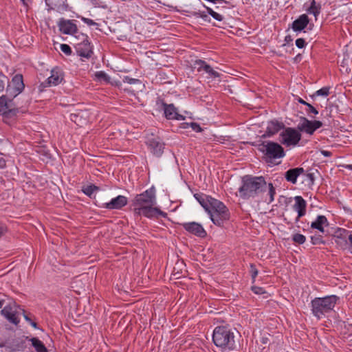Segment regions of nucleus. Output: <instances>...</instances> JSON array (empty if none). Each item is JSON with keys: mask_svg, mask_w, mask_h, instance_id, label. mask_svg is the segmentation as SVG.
<instances>
[{"mask_svg": "<svg viewBox=\"0 0 352 352\" xmlns=\"http://www.w3.org/2000/svg\"><path fill=\"white\" fill-rule=\"evenodd\" d=\"M156 199L155 190L153 188L144 192L137 195L132 201L134 213L137 215H143L148 218L165 216V213L155 207Z\"/></svg>", "mask_w": 352, "mask_h": 352, "instance_id": "f257e3e1", "label": "nucleus"}, {"mask_svg": "<svg viewBox=\"0 0 352 352\" xmlns=\"http://www.w3.org/2000/svg\"><path fill=\"white\" fill-rule=\"evenodd\" d=\"M267 189V183L263 177L245 175L239 189V196L245 199L258 196Z\"/></svg>", "mask_w": 352, "mask_h": 352, "instance_id": "f03ea898", "label": "nucleus"}, {"mask_svg": "<svg viewBox=\"0 0 352 352\" xmlns=\"http://www.w3.org/2000/svg\"><path fill=\"white\" fill-rule=\"evenodd\" d=\"M204 209L210 214L211 221L217 226H221L229 219L230 213L226 206L220 201L210 197L208 204L204 206Z\"/></svg>", "mask_w": 352, "mask_h": 352, "instance_id": "7ed1b4c3", "label": "nucleus"}, {"mask_svg": "<svg viewBox=\"0 0 352 352\" xmlns=\"http://www.w3.org/2000/svg\"><path fill=\"white\" fill-rule=\"evenodd\" d=\"M214 344L223 352H228L235 347L234 333L226 327H217L212 334Z\"/></svg>", "mask_w": 352, "mask_h": 352, "instance_id": "20e7f679", "label": "nucleus"}, {"mask_svg": "<svg viewBox=\"0 0 352 352\" xmlns=\"http://www.w3.org/2000/svg\"><path fill=\"white\" fill-rule=\"evenodd\" d=\"M338 298L336 296H327L324 298H315L311 300V311L314 316L320 319L334 308Z\"/></svg>", "mask_w": 352, "mask_h": 352, "instance_id": "39448f33", "label": "nucleus"}, {"mask_svg": "<svg viewBox=\"0 0 352 352\" xmlns=\"http://www.w3.org/2000/svg\"><path fill=\"white\" fill-rule=\"evenodd\" d=\"M258 149L265 155L269 162H272L273 160L285 156L283 148L276 142H264L259 145Z\"/></svg>", "mask_w": 352, "mask_h": 352, "instance_id": "423d86ee", "label": "nucleus"}, {"mask_svg": "<svg viewBox=\"0 0 352 352\" xmlns=\"http://www.w3.org/2000/svg\"><path fill=\"white\" fill-rule=\"evenodd\" d=\"M300 140V133L291 127L284 129L279 135V142L287 147L296 146Z\"/></svg>", "mask_w": 352, "mask_h": 352, "instance_id": "0eeeda50", "label": "nucleus"}, {"mask_svg": "<svg viewBox=\"0 0 352 352\" xmlns=\"http://www.w3.org/2000/svg\"><path fill=\"white\" fill-rule=\"evenodd\" d=\"M76 38L80 41L79 42L74 43L78 55L87 58H89L93 52L90 43L88 41L87 36L80 33L76 36Z\"/></svg>", "mask_w": 352, "mask_h": 352, "instance_id": "6e6552de", "label": "nucleus"}, {"mask_svg": "<svg viewBox=\"0 0 352 352\" xmlns=\"http://www.w3.org/2000/svg\"><path fill=\"white\" fill-rule=\"evenodd\" d=\"M24 89L22 75L17 74L14 76L12 81L8 84L6 93L10 98H15Z\"/></svg>", "mask_w": 352, "mask_h": 352, "instance_id": "1a4fd4ad", "label": "nucleus"}, {"mask_svg": "<svg viewBox=\"0 0 352 352\" xmlns=\"http://www.w3.org/2000/svg\"><path fill=\"white\" fill-rule=\"evenodd\" d=\"M322 126V123L320 121H311L305 118H302V122L298 125V129L301 131H305L307 134L312 135L316 129Z\"/></svg>", "mask_w": 352, "mask_h": 352, "instance_id": "9d476101", "label": "nucleus"}, {"mask_svg": "<svg viewBox=\"0 0 352 352\" xmlns=\"http://www.w3.org/2000/svg\"><path fill=\"white\" fill-rule=\"evenodd\" d=\"M146 144L151 150V152L156 157H160L164 148V144L158 137H152L148 138Z\"/></svg>", "mask_w": 352, "mask_h": 352, "instance_id": "9b49d317", "label": "nucleus"}, {"mask_svg": "<svg viewBox=\"0 0 352 352\" xmlns=\"http://www.w3.org/2000/svg\"><path fill=\"white\" fill-rule=\"evenodd\" d=\"M184 228L188 232L199 237L204 238L206 236V232L203 226L196 222H188L182 224Z\"/></svg>", "mask_w": 352, "mask_h": 352, "instance_id": "f8f14e48", "label": "nucleus"}, {"mask_svg": "<svg viewBox=\"0 0 352 352\" xmlns=\"http://www.w3.org/2000/svg\"><path fill=\"white\" fill-rule=\"evenodd\" d=\"M16 307L15 305H7L1 311V314L11 323L18 324L19 320L16 316Z\"/></svg>", "mask_w": 352, "mask_h": 352, "instance_id": "ddd939ff", "label": "nucleus"}, {"mask_svg": "<svg viewBox=\"0 0 352 352\" xmlns=\"http://www.w3.org/2000/svg\"><path fill=\"white\" fill-rule=\"evenodd\" d=\"M127 198L123 195H118L109 202L103 204V208L110 210H119L127 204Z\"/></svg>", "mask_w": 352, "mask_h": 352, "instance_id": "4468645a", "label": "nucleus"}, {"mask_svg": "<svg viewBox=\"0 0 352 352\" xmlns=\"http://www.w3.org/2000/svg\"><path fill=\"white\" fill-rule=\"evenodd\" d=\"M194 67L197 69V71H204L210 77L216 78L220 76L219 73L214 71L208 64H207L204 60H196L194 63Z\"/></svg>", "mask_w": 352, "mask_h": 352, "instance_id": "2eb2a0df", "label": "nucleus"}, {"mask_svg": "<svg viewBox=\"0 0 352 352\" xmlns=\"http://www.w3.org/2000/svg\"><path fill=\"white\" fill-rule=\"evenodd\" d=\"M163 105L164 114L167 119L177 120H182L184 119V117L178 113L177 109L173 104H163Z\"/></svg>", "mask_w": 352, "mask_h": 352, "instance_id": "dca6fc26", "label": "nucleus"}, {"mask_svg": "<svg viewBox=\"0 0 352 352\" xmlns=\"http://www.w3.org/2000/svg\"><path fill=\"white\" fill-rule=\"evenodd\" d=\"M295 204L293 206V208L295 211L298 212V217L296 218V221L299 220V219L303 217L306 213V207L307 203L305 200L301 196H296L294 197Z\"/></svg>", "mask_w": 352, "mask_h": 352, "instance_id": "f3484780", "label": "nucleus"}, {"mask_svg": "<svg viewBox=\"0 0 352 352\" xmlns=\"http://www.w3.org/2000/svg\"><path fill=\"white\" fill-rule=\"evenodd\" d=\"M60 31L65 34H72L77 32L76 25L70 20L60 19L58 22Z\"/></svg>", "mask_w": 352, "mask_h": 352, "instance_id": "a211bd4d", "label": "nucleus"}, {"mask_svg": "<svg viewBox=\"0 0 352 352\" xmlns=\"http://www.w3.org/2000/svg\"><path fill=\"white\" fill-rule=\"evenodd\" d=\"M328 226L329 222L327 217L324 215L318 216L316 219L311 224V228L316 229L322 234L325 233L324 228Z\"/></svg>", "mask_w": 352, "mask_h": 352, "instance_id": "6ab92c4d", "label": "nucleus"}, {"mask_svg": "<svg viewBox=\"0 0 352 352\" xmlns=\"http://www.w3.org/2000/svg\"><path fill=\"white\" fill-rule=\"evenodd\" d=\"M10 97L7 94L0 97V112L3 114H12L14 110L11 109Z\"/></svg>", "mask_w": 352, "mask_h": 352, "instance_id": "aec40b11", "label": "nucleus"}, {"mask_svg": "<svg viewBox=\"0 0 352 352\" xmlns=\"http://www.w3.org/2000/svg\"><path fill=\"white\" fill-rule=\"evenodd\" d=\"M304 172L303 168H292L285 172V177L287 182L294 184L296 183L298 177Z\"/></svg>", "mask_w": 352, "mask_h": 352, "instance_id": "412c9836", "label": "nucleus"}, {"mask_svg": "<svg viewBox=\"0 0 352 352\" xmlns=\"http://www.w3.org/2000/svg\"><path fill=\"white\" fill-rule=\"evenodd\" d=\"M283 128V123L276 120H272L267 123L265 135L272 136Z\"/></svg>", "mask_w": 352, "mask_h": 352, "instance_id": "4be33fe9", "label": "nucleus"}, {"mask_svg": "<svg viewBox=\"0 0 352 352\" xmlns=\"http://www.w3.org/2000/svg\"><path fill=\"white\" fill-rule=\"evenodd\" d=\"M309 23V19L306 14H302L292 23V29L295 32L301 31L307 27Z\"/></svg>", "mask_w": 352, "mask_h": 352, "instance_id": "5701e85b", "label": "nucleus"}, {"mask_svg": "<svg viewBox=\"0 0 352 352\" xmlns=\"http://www.w3.org/2000/svg\"><path fill=\"white\" fill-rule=\"evenodd\" d=\"M63 80V75L58 69H52L51 76L47 78V84L49 85H58Z\"/></svg>", "mask_w": 352, "mask_h": 352, "instance_id": "b1692460", "label": "nucleus"}, {"mask_svg": "<svg viewBox=\"0 0 352 352\" xmlns=\"http://www.w3.org/2000/svg\"><path fill=\"white\" fill-rule=\"evenodd\" d=\"M26 339H28L29 341L31 342L32 345L34 346L36 352H47V349L44 344L37 338H28V337H27Z\"/></svg>", "mask_w": 352, "mask_h": 352, "instance_id": "393cba45", "label": "nucleus"}, {"mask_svg": "<svg viewBox=\"0 0 352 352\" xmlns=\"http://www.w3.org/2000/svg\"><path fill=\"white\" fill-rule=\"evenodd\" d=\"M45 3L49 8V10H59L62 3V0H45Z\"/></svg>", "mask_w": 352, "mask_h": 352, "instance_id": "a878e982", "label": "nucleus"}, {"mask_svg": "<svg viewBox=\"0 0 352 352\" xmlns=\"http://www.w3.org/2000/svg\"><path fill=\"white\" fill-rule=\"evenodd\" d=\"M95 79L100 82L110 83V77L104 72H97L94 74Z\"/></svg>", "mask_w": 352, "mask_h": 352, "instance_id": "bb28decb", "label": "nucleus"}, {"mask_svg": "<svg viewBox=\"0 0 352 352\" xmlns=\"http://www.w3.org/2000/svg\"><path fill=\"white\" fill-rule=\"evenodd\" d=\"M99 188L95 185H89L82 188V192L89 197H91L94 192L98 191Z\"/></svg>", "mask_w": 352, "mask_h": 352, "instance_id": "cd10ccee", "label": "nucleus"}, {"mask_svg": "<svg viewBox=\"0 0 352 352\" xmlns=\"http://www.w3.org/2000/svg\"><path fill=\"white\" fill-rule=\"evenodd\" d=\"M267 188H268V192L267 195L269 197V198L268 199H266L265 200L267 201L269 203H271L274 199V195L276 193L275 188H274L272 183H270L268 184H267Z\"/></svg>", "mask_w": 352, "mask_h": 352, "instance_id": "c85d7f7f", "label": "nucleus"}, {"mask_svg": "<svg viewBox=\"0 0 352 352\" xmlns=\"http://www.w3.org/2000/svg\"><path fill=\"white\" fill-rule=\"evenodd\" d=\"M25 348L23 341H16L12 346V352L21 351Z\"/></svg>", "mask_w": 352, "mask_h": 352, "instance_id": "c756f323", "label": "nucleus"}, {"mask_svg": "<svg viewBox=\"0 0 352 352\" xmlns=\"http://www.w3.org/2000/svg\"><path fill=\"white\" fill-rule=\"evenodd\" d=\"M307 11H308V13L314 14L316 18L318 16V14H319L320 8L316 6L315 0H313L311 1V6Z\"/></svg>", "mask_w": 352, "mask_h": 352, "instance_id": "7c9ffc66", "label": "nucleus"}, {"mask_svg": "<svg viewBox=\"0 0 352 352\" xmlns=\"http://www.w3.org/2000/svg\"><path fill=\"white\" fill-rule=\"evenodd\" d=\"M311 243L314 245H320V244H324V241L322 239V235L321 234H315L311 236Z\"/></svg>", "mask_w": 352, "mask_h": 352, "instance_id": "2f4dec72", "label": "nucleus"}, {"mask_svg": "<svg viewBox=\"0 0 352 352\" xmlns=\"http://www.w3.org/2000/svg\"><path fill=\"white\" fill-rule=\"evenodd\" d=\"M329 94V87H324L319 90L316 91L314 96H327Z\"/></svg>", "mask_w": 352, "mask_h": 352, "instance_id": "473e14b6", "label": "nucleus"}, {"mask_svg": "<svg viewBox=\"0 0 352 352\" xmlns=\"http://www.w3.org/2000/svg\"><path fill=\"white\" fill-rule=\"evenodd\" d=\"M292 239L295 243L298 244H303L306 241L305 236L301 234H295Z\"/></svg>", "mask_w": 352, "mask_h": 352, "instance_id": "72a5a7b5", "label": "nucleus"}, {"mask_svg": "<svg viewBox=\"0 0 352 352\" xmlns=\"http://www.w3.org/2000/svg\"><path fill=\"white\" fill-rule=\"evenodd\" d=\"M208 10V12L216 20L221 21L223 20V17L219 14V13L214 12L212 9L209 7L205 6Z\"/></svg>", "mask_w": 352, "mask_h": 352, "instance_id": "f704fd0d", "label": "nucleus"}, {"mask_svg": "<svg viewBox=\"0 0 352 352\" xmlns=\"http://www.w3.org/2000/svg\"><path fill=\"white\" fill-rule=\"evenodd\" d=\"M60 50L63 52H64L67 55H69L72 53L71 47L67 44H61Z\"/></svg>", "mask_w": 352, "mask_h": 352, "instance_id": "c9c22d12", "label": "nucleus"}, {"mask_svg": "<svg viewBox=\"0 0 352 352\" xmlns=\"http://www.w3.org/2000/svg\"><path fill=\"white\" fill-rule=\"evenodd\" d=\"M252 290L256 294H262L265 293V292L263 288L260 287H257V286L252 287Z\"/></svg>", "mask_w": 352, "mask_h": 352, "instance_id": "e433bc0d", "label": "nucleus"}, {"mask_svg": "<svg viewBox=\"0 0 352 352\" xmlns=\"http://www.w3.org/2000/svg\"><path fill=\"white\" fill-rule=\"evenodd\" d=\"M81 20L84 23H85L86 24H87L89 26H91V25H98L97 23L94 22L93 20H91L90 19L85 18V17H81Z\"/></svg>", "mask_w": 352, "mask_h": 352, "instance_id": "4c0bfd02", "label": "nucleus"}, {"mask_svg": "<svg viewBox=\"0 0 352 352\" xmlns=\"http://www.w3.org/2000/svg\"><path fill=\"white\" fill-rule=\"evenodd\" d=\"M305 41L303 38H298L296 39V45L298 47V48H302L305 47Z\"/></svg>", "mask_w": 352, "mask_h": 352, "instance_id": "58836bf2", "label": "nucleus"}, {"mask_svg": "<svg viewBox=\"0 0 352 352\" xmlns=\"http://www.w3.org/2000/svg\"><path fill=\"white\" fill-rule=\"evenodd\" d=\"M123 81L124 82L128 83V84H134L135 82H139V80L138 79L131 78L128 77V76L124 77Z\"/></svg>", "mask_w": 352, "mask_h": 352, "instance_id": "ea45409f", "label": "nucleus"}, {"mask_svg": "<svg viewBox=\"0 0 352 352\" xmlns=\"http://www.w3.org/2000/svg\"><path fill=\"white\" fill-rule=\"evenodd\" d=\"M307 106L308 107V109H307V112L309 113H314L315 115H317L318 113V111L316 109V108H314L311 104H310L309 103V104H307Z\"/></svg>", "mask_w": 352, "mask_h": 352, "instance_id": "a19ab883", "label": "nucleus"}, {"mask_svg": "<svg viewBox=\"0 0 352 352\" xmlns=\"http://www.w3.org/2000/svg\"><path fill=\"white\" fill-rule=\"evenodd\" d=\"M195 197L203 207L204 205L208 204V200L210 199V197H208L207 200L205 201L203 198L199 197L197 195H195Z\"/></svg>", "mask_w": 352, "mask_h": 352, "instance_id": "79ce46f5", "label": "nucleus"}, {"mask_svg": "<svg viewBox=\"0 0 352 352\" xmlns=\"http://www.w3.org/2000/svg\"><path fill=\"white\" fill-rule=\"evenodd\" d=\"M190 126L192 129V130L196 132H201L202 130L199 124L195 122L190 123Z\"/></svg>", "mask_w": 352, "mask_h": 352, "instance_id": "37998d69", "label": "nucleus"}, {"mask_svg": "<svg viewBox=\"0 0 352 352\" xmlns=\"http://www.w3.org/2000/svg\"><path fill=\"white\" fill-rule=\"evenodd\" d=\"M251 268H252V270H251L252 277V279H254L258 274V271L256 269H255L254 267V266L252 265H251Z\"/></svg>", "mask_w": 352, "mask_h": 352, "instance_id": "c03bdc74", "label": "nucleus"}, {"mask_svg": "<svg viewBox=\"0 0 352 352\" xmlns=\"http://www.w3.org/2000/svg\"><path fill=\"white\" fill-rule=\"evenodd\" d=\"M195 16H199L200 17L203 18L204 20H206V19L208 18V15L206 14H201V13H199V12H195Z\"/></svg>", "mask_w": 352, "mask_h": 352, "instance_id": "a18cd8bd", "label": "nucleus"}, {"mask_svg": "<svg viewBox=\"0 0 352 352\" xmlns=\"http://www.w3.org/2000/svg\"><path fill=\"white\" fill-rule=\"evenodd\" d=\"M5 166L6 161L2 157H0V168H3Z\"/></svg>", "mask_w": 352, "mask_h": 352, "instance_id": "49530a36", "label": "nucleus"}, {"mask_svg": "<svg viewBox=\"0 0 352 352\" xmlns=\"http://www.w3.org/2000/svg\"><path fill=\"white\" fill-rule=\"evenodd\" d=\"M307 177L309 179L311 183L312 184L314 182V175L312 173H308L307 174Z\"/></svg>", "mask_w": 352, "mask_h": 352, "instance_id": "de8ad7c7", "label": "nucleus"}, {"mask_svg": "<svg viewBox=\"0 0 352 352\" xmlns=\"http://www.w3.org/2000/svg\"><path fill=\"white\" fill-rule=\"evenodd\" d=\"M208 1H210V2H212L213 3H225L226 1H223V0H207Z\"/></svg>", "mask_w": 352, "mask_h": 352, "instance_id": "09e8293b", "label": "nucleus"}, {"mask_svg": "<svg viewBox=\"0 0 352 352\" xmlns=\"http://www.w3.org/2000/svg\"><path fill=\"white\" fill-rule=\"evenodd\" d=\"M322 153L323 154V155H324L326 157H329L331 155V152L327 151H322Z\"/></svg>", "mask_w": 352, "mask_h": 352, "instance_id": "8fccbe9b", "label": "nucleus"}, {"mask_svg": "<svg viewBox=\"0 0 352 352\" xmlns=\"http://www.w3.org/2000/svg\"><path fill=\"white\" fill-rule=\"evenodd\" d=\"M4 82L3 80H0V92L2 91L4 89Z\"/></svg>", "mask_w": 352, "mask_h": 352, "instance_id": "3c124183", "label": "nucleus"}, {"mask_svg": "<svg viewBox=\"0 0 352 352\" xmlns=\"http://www.w3.org/2000/svg\"><path fill=\"white\" fill-rule=\"evenodd\" d=\"M5 301H6L5 298L0 297V308H1L3 307V305L5 303Z\"/></svg>", "mask_w": 352, "mask_h": 352, "instance_id": "603ef678", "label": "nucleus"}, {"mask_svg": "<svg viewBox=\"0 0 352 352\" xmlns=\"http://www.w3.org/2000/svg\"><path fill=\"white\" fill-rule=\"evenodd\" d=\"M5 232V228L3 226H0V238Z\"/></svg>", "mask_w": 352, "mask_h": 352, "instance_id": "864d4df0", "label": "nucleus"}, {"mask_svg": "<svg viewBox=\"0 0 352 352\" xmlns=\"http://www.w3.org/2000/svg\"><path fill=\"white\" fill-rule=\"evenodd\" d=\"M298 102H299L300 103L303 104H305V105H307V104H308L307 102H305V100H302V99H301V98H299Z\"/></svg>", "mask_w": 352, "mask_h": 352, "instance_id": "5fc2aeb1", "label": "nucleus"}, {"mask_svg": "<svg viewBox=\"0 0 352 352\" xmlns=\"http://www.w3.org/2000/svg\"><path fill=\"white\" fill-rule=\"evenodd\" d=\"M349 241L350 243V245L352 246V234H350L349 236Z\"/></svg>", "mask_w": 352, "mask_h": 352, "instance_id": "6e6d98bb", "label": "nucleus"}, {"mask_svg": "<svg viewBox=\"0 0 352 352\" xmlns=\"http://www.w3.org/2000/svg\"><path fill=\"white\" fill-rule=\"evenodd\" d=\"M346 168L352 170V164L346 165Z\"/></svg>", "mask_w": 352, "mask_h": 352, "instance_id": "4d7b16f0", "label": "nucleus"}, {"mask_svg": "<svg viewBox=\"0 0 352 352\" xmlns=\"http://www.w3.org/2000/svg\"><path fill=\"white\" fill-rule=\"evenodd\" d=\"M30 323V324H31L34 328H36V322L31 321Z\"/></svg>", "mask_w": 352, "mask_h": 352, "instance_id": "13d9d810", "label": "nucleus"}, {"mask_svg": "<svg viewBox=\"0 0 352 352\" xmlns=\"http://www.w3.org/2000/svg\"><path fill=\"white\" fill-rule=\"evenodd\" d=\"M25 319L28 322H30L32 321V320H30V318H28V316H25Z\"/></svg>", "mask_w": 352, "mask_h": 352, "instance_id": "bf43d9fd", "label": "nucleus"}, {"mask_svg": "<svg viewBox=\"0 0 352 352\" xmlns=\"http://www.w3.org/2000/svg\"><path fill=\"white\" fill-rule=\"evenodd\" d=\"M340 240H341V239H340V237H338V239H337V240H336V243H337L338 244H339V243H340Z\"/></svg>", "mask_w": 352, "mask_h": 352, "instance_id": "052dcab7", "label": "nucleus"}, {"mask_svg": "<svg viewBox=\"0 0 352 352\" xmlns=\"http://www.w3.org/2000/svg\"><path fill=\"white\" fill-rule=\"evenodd\" d=\"M21 1H22V3H23V4H25V0H21Z\"/></svg>", "mask_w": 352, "mask_h": 352, "instance_id": "680f3d73", "label": "nucleus"}]
</instances>
